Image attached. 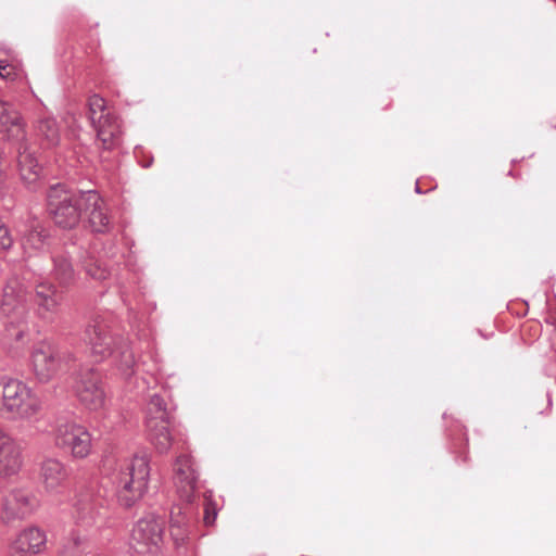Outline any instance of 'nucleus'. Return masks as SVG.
<instances>
[{
    "instance_id": "f257e3e1",
    "label": "nucleus",
    "mask_w": 556,
    "mask_h": 556,
    "mask_svg": "<svg viewBox=\"0 0 556 556\" xmlns=\"http://www.w3.org/2000/svg\"><path fill=\"white\" fill-rule=\"evenodd\" d=\"M0 309L7 317L5 343L11 349L24 346L29 333L28 293L25 286L17 279L10 280L4 286Z\"/></svg>"
},
{
    "instance_id": "f03ea898",
    "label": "nucleus",
    "mask_w": 556,
    "mask_h": 556,
    "mask_svg": "<svg viewBox=\"0 0 556 556\" xmlns=\"http://www.w3.org/2000/svg\"><path fill=\"white\" fill-rule=\"evenodd\" d=\"M42 410V402L24 381L0 379V416L12 421H30Z\"/></svg>"
},
{
    "instance_id": "7ed1b4c3",
    "label": "nucleus",
    "mask_w": 556,
    "mask_h": 556,
    "mask_svg": "<svg viewBox=\"0 0 556 556\" xmlns=\"http://www.w3.org/2000/svg\"><path fill=\"white\" fill-rule=\"evenodd\" d=\"M150 480V459L147 455H135L123 463L112 476L119 504L131 507L148 491Z\"/></svg>"
},
{
    "instance_id": "20e7f679",
    "label": "nucleus",
    "mask_w": 556,
    "mask_h": 556,
    "mask_svg": "<svg viewBox=\"0 0 556 556\" xmlns=\"http://www.w3.org/2000/svg\"><path fill=\"white\" fill-rule=\"evenodd\" d=\"M84 192L68 190L62 184L49 188L47 205L55 225L63 229H72L79 224L83 215Z\"/></svg>"
},
{
    "instance_id": "39448f33",
    "label": "nucleus",
    "mask_w": 556,
    "mask_h": 556,
    "mask_svg": "<svg viewBox=\"0 0 556 556\" xmlns=\"http://www.w3.org/2000/svg\"><path fill=\"white\" fill-rule=\"evenodd\" d=\"M164 522L151 514L140 518L134 526L130 545L143 556H159L163 549Z\"/></svg>"
},
{
    "instance_id": "423d86ee",
    "label": "nucleus",
    "mask_w": 556,
    "mask_h": 556,
    "mask_svg": "<svg viewBox=\"0 0 556 556\" xmlns=\"http://www.w3.org/2000/svg\"><path fill=\"white\" fill-rule=\"evenodd\" d=\"M89 119L97 131L98 140L104 150L117 146L122 136L119 122L106 112L105 100L98 94L89 98Z\"/></svg>"
},
{
    "instance_id": "0eeeda50",
    "label": "nucleus",
    "mask_w": 556,
    "mask_h": 556,
    "mask_svg": "<svg viewBox=\"0 0 556 556\" xmlns=\"http://www.w3.org/2000/svg\"><path fill=\"white\" fill-rule=\"evenodd\" d=\"M53 438L55 445L70 452L73 458H86L91 452L90 432L73 420L59 421L53 430Z\"/></svg>"
},
{
    "instance_id": "6e6552de",
    "label": "nucleus",
    "mask_w": 556,
    "mask_h": 556,
    "mask_svg": "<svg viewBox=\"0 0 556 556\" xmlns=\"http://www.w3.org/2000/svg\"><path fill=\"white\" fill-rule=\"evenodd\" d=\"M73 391L80 404L91 412L105 404V391L100 374L93 368H81L74 378Z\"/></svg>"
},
{
    "instance_id": "1a4fd4ad",
    "label": "nucleus",
    "mask_w": 556,
    "mask_h": 556,
    "mask_svg": "<svg viewBox=\"0 0 556 556\" xmlns=\"http://www.w3.org/2000/svg\"><path fill=\"white\" fill-rule=\"evenodd\" d=\"M40 505V498L31 489L15 488L3 496L1 518L5 522L23 520L33 516Z\"/></svg>"
},
{
    "instance_id": "9d476101",
    "label": "nucleus",
    "mask_w": 556,
    "mask_h": 556,
    "mask_svg": "<svg viewBox=\"0 0 556 556\" xmlns=\"http://www.w3.org/2000/svg\"><path fill=\"white\" fill-rule=\"evenodd\" d=\"M31 367L40 382L50 381L66 363L65 355L48 342H39L31 351Z\"/></svg>"
},
{
    "instance_id": "9b49d317",
    "label": "nucleus",
    "mask_w": 556,
    "mask_h": 556,
    "mask_svg": "<svg viewBox=\"0 0 556 556\" xmlns=\"http://www.w3.org/2000/svg\"><path fill=\"white\" fill-rule=\"evenodd\" d=\"M70 468L59 458L45 457L39 465V481L49 495L63 492L70 478Z\"/></svg>"
},
{
    "instance_id": "f8f14e48",
    "label": "nucleus",
    "mask_w": 556,
    "mask_h": 556,
    "mask_svg": "<svg viewBox=\"0 0 556 556\" xmlns=\"http://www.w3.org/2000/svg\"><path fill=\"white\" fill-rule=\"evenodd\" d=\"M23 464L21 444L11 433L0 429V478L15 477L21 471Z\"/></svg>"
},
{
    "instance_id": "ddd939ff",
    "label": "nucleus",
    "mask_w": 556,
    "mask_h": 556,
    "mask_svg": "<svg viewBox=\"0 0 556 556\" xmlns=\"http://www.w3.org/2000/svg\"><path fill=\"white\" fill-rule=\"evenodd\" d=\"M174 481L179 496L190 503L198 488L199 473L190 455H179L174 463Z\"/></svg>"
},
{
    "instance_id": "4468645a",
    "label": "nucleus",
    "mask_w": 556,
    "mask_h": 556,
    "mask_svg": "<svg viewBox=\"0 0 556 556\" xmlns=\"http://www.w3.org/2000/svg\"><path fill=\"white\" fill-rule=\"evenodd\" d=\"M194 526L192 508L189 504L184 507L175 506L170 511L169 533L177 549L187 548Z\"/></svg>"
},
{
    "instance_id": "2eb2a0df",
    "label": "nucleus",
    "mask_w": 556,
    "mask_h": 556,
    "mask_svg": "<svg viewBox=\"0 0 556 556\" xmlns=\"http://www.w3.org/2000/svg\"><path fill=\"white\" fill-rule=\"evenodd\" d=\"M0 136L12 142L26 139V123L20 111L10 102L0 99Z\"/></svg>"
},
{
    "instance_id": "dca6fc26",
    "label": "nucleus",
    "mask_w": 556,
    "mask_h": 556,
    "mask_svg": "<svg viewBox=\"0 0 556 556\" xmlns=\"http://www.w3.org/2000/svg\"><path fill=\"white\" fill-rule=\"evenodd\" d=\"M86 339L90 345L91 353L97 361L111 357L118 343V337H112L108 326L98 320L87 327Z\"/></svg>"
},
{
    "instance_id": "f3484780",
    "label": "nucleus",
    "mask_w": 556,
    "mask_h": 556,
    "mask_svg": "<svg viewBox=\"0 0 556 556\" xmlns=\"http://www.w3.org/2000/svg\"><path fill=\"white\" fill-rule=\"evenodd\" d=\"M17 230L21 235V245L27 256L35 255L45 248L48 233L38 219L31 214H27L26 217L17 224Z\"/></svg>"
},
{
    "instance_id": "a211bd4d",
    "label": "nucleus",
    "mask_w": 556,
    "mask_h": 556,
    "mask_svg": "<svg viewBox=\"0 0 556 556\" xmlns=\"http://www.w3.org/2000/svg\"><path fill=\"white\" fill-rule=\"evenodd\" d=\"M83 213L94 232H105L110 227V216L104 200L94 190L84 192Z\"/></svg>"
},
{
    "instance_id": "6ab92c4d",
    "label": "nucleus",
    "mask_w": 556,
    "mask_h": 556,
    "mask_svg": "<svg viewBox=\"0 0 556 556\" xmlns=\"http://www.w3.org/2000/svg\"><path fill=\"white\" fill-rule=\"evenodd\" d=\"M46 543V532L36 526H31L17 534L16 539L11 543L10 551L12 556L39 554L45 548Z\"/></svg>"
},
{
    "instance_id": "aec40b11",
    "label": "nucleus",
    "mask_w": 556,
    "mask_h": 556,
    "mask_svg": "<svg viewBox=\"0 0 556 556\" xmlns=\"http://www.w3.org/2000/svg\"><path fill=\"white\" fill-rule=\"evenodd\" d=\"M62 293L50 282H40L35 289V303L40 318L51 320L62 303Z\"/></svg>"
},
{
    "instance_id": "412c9836",
    "label": "nucleus",
    "mask_w": 556,
    "mask_h": 556,
    "mask_svg": "<svg viewBox=\"0 0 556 556\" xmlns=\"http://www.w3.org/2000/svg\"><path fill=\"white\" fill-rule=\"evenodd\" d=\"M17 163L21 178L30 187L39 179L41 166L26 139L18 142Z\"/></svg>"
},
{
    "instance_id": "4be33fe9",
    "label": "nucleus",
    "mask_w": 556,
    "mask_h": 556,
    "mask_svg": "<svg viewBox=\"0 0 556 556\" xmlns=\"http://www.w3.org/2000/svg\"><path fill=\"white\" fill-rule=\"evenodd\" d=\"M169 424L170 420L146 419L148 440L160 454L167 453L173 445Z\"/></svg>"
},
{
    "instance_id": "5701e85b",
    "label": "nucleus",
    "mask_w": 556,
    "mask_h": 556,
    "mask_svg": "<svg viewBox=\"0 0 556 556\" xmlns=\"http://www.w3.org/2000/svg\"><path fill=\"white\" fill-rule=\"evenodd\" d=\"M96 500L88 495L80 494L74 506V518L78 526L89 528L96 526L101 520Z\"/></svg>"
},
{
    "instance_id": "b1692460",
    "label": "nucleus",
    "mask_w": 556,
    "mask_h": 556,
    "mask_svg": "<svg viewBox=\"0 0 556 556\" xmlns=\"http://www.w3.org/2000/svg\"><path fill=\"white\" fill-rule=\"evenodd\" d=\"M111 358L113 365L124 378H129L135 374L137 361L127 339L118 337L117 348Z\"/></svg>"
},
{
    "instance_id": "393cba45",
    "label": "nucleus",
    "mask_w": 556,
    "mask_h": 556,
    "mask_svg": "<svg viewBox=\"0 0 556 556\" xmlns=\"http://www.w3.org/2000/svg\"><path fill=\"white\" fill-rule=\"evenodd\" d=\"M34 132L41 147L46 149L54 148L61 141L59 124L51 116L38 118L34 125Z\"/></svg>"
},
{
    "instance_id": "a878e982",
    "label": "nucleus",
    "mask_w": 556,
    "mask_h": 556,
    "mask_svg": "<svg viewBox=\"0 0 556 556\" xmlns=\"http://www.w3.org/2000/svg\"><path fill=\"white\" fill-rule=\"evenodd\" d=\"M52 276L60 285H68L75 279V270L67 252L60 251L52 255Z\"/></svg>"
},
{
    "instance_id": "bb28decb",
    "label": "nucleus",
    "mask_w": 556,
    "mask_h": 556,
    "mask_svg": "<svg viewBox=\"0 0 556 556\" xmlns=\"http://www.w3.org/2000/svg\"><path fill=\"white\" fill-rule=\"evenodd\" d=\"M151 418L162 421L170 420V415L167 410L166 403L164 399L159 394H153L148 403L146 419Z\"/></svg>"
},
{
    "instance_id": "cd10ccee",
    "label": "nucleus",
    "mask_w": 556,
    "mask_h": 556,
    "mask_svg": "<svg viewBox=\"0 0 556 556\" xmlns=\"http://www.w3.org/2000/svg\"><path fill=\"white\" fill-rule=\"evenodd\" d=\"M22 74L21 64L15 55H0V77L5 80H15Z\"/></svg>"
},
{
    "instance_id": "c85d7f7f",
    "label": "nucleus",
    "mask_w": 556,
    "mask_h": 556,
    "mask_svg": "<svg viewBox=\"0 0 556 556\" xmlns=\"http://www.w3.org/2000/svg\"><path fill=\"white\" fill-rule=\"evenodd\" d=\"M14 239L4 220L0 217V250L9 251L13 247Z\"/></svg>"
},
{
    "instance_id": "c756f323",
    "label": "nucleus",
    "mask_w": 556,
    "mask_h": 556,
    "mask_svg": "<svg viewBox=\"0 0 556 556\" xmlns=\"http://www.w3.org/2000/svg\"><path fill=\"white\" fill-rule=\"evenodd\" d=\"M87 274L97 280H104L109 276V269L106 267H102L99 264H90L86 268Z\"/></svg>"
},
{
    "instance_id": "7c9ffc66",
    "label": "nucleus",
    "mask_w": 556,
    "mask_h": 556,
    "mask_svg": "<svg viewBox=\"0 0 556 556\" xmlns=\"http://www.w3.org/2000/svg\"><path fill=\"white\" fill-rule=\"evenodd\" d=\"M216 518V511H213L211 515L208 511V507L205 508V516H204V522L206 525H212L215 521Z\"/></svg>"
},
{
    "instance_id": "2f4dec72",
    "label": "nucleus",
    "mask_w": 556,
    "mask_h": 556,
    "mask_svg": "<svg viewBox=\"0 0 556 556\" xmlns=\"http://www.w3.org/2000/svg\"><path fill=\"white\" fill-rule=\"evenodd\" d=\"M72 540H73L74 545H75V546H77V547H79V546H81V545L85 543L86 538H85V536H80V535H75V534H74V535H73V538H72Z\"/></svg>"
},
{
    "instance_id": "473e14b6",
    "label": "nucleus",
    "mask_w": 556,
    "mask_h": 556,
    "mask_svg": "<svg viewBox=\"0 0 556 556\" xmlns=\"http://www.w3.org/2000/svg\"><path fill=\"white\" fill-rule=\"evenodd\" d=\"M415 190H416V192H417V193H421V190H420V188H419V185H418V184H416V188H415Z\"/></svg>"
}]
</instances>
